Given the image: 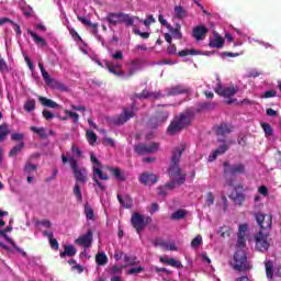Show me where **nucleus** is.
<instances>
[{
  "instance_id": "1",
  "label": "nucleus",
  "mask_w": 281,
  "mask_h": 281,
  "mask_svg": "<svg viewBox=\"0 0 281 281\" xmlns=\"http://www.w3.org/2000/svg\"><path fill=\"white\" fill-rule=\"evenodd\" d=\"M192 112L189 111L182 112L178 116L173 117L167 128L168 134L177 135V133H181L183 128H188V126L192 124Z\"/></svg>"
},
{
  "instance_id": "2",
  "label": "nucleus",
  "mask_w": 281,
  "mask_h": 281,
  "mask_svg": "<svg viewBox=\"0 0 281 281\" xmlns=\"http://www.w3.org/2000/svg\"><path fill=\"white\" fill-rule=\"evenodd\" d=\"M103 21H106L109 27H116V25H122V23H125L127 27H131V25H134L135 23V18L124 12H109L105 18H103Z\"/></svg>"
},
{
  "instance_id": "3",
  "label": "nucleus",
  "mask_w": 281,
  "mask_h": 281,
  "mask_svg": "<svg viewBox=\"0 0 281 281\" xmlns=\"http://www.w3.org/2000/svg\"><path fill=\"white\" fill-rule=\"evenodd\" d=\"M231 267H233L234 271H238L239 273L251 271V262L247 259V252L243 249H237L233 256Z\"/></svg>"
},
{
  "instance_id": "4",
  "label": "nucleus",
  "mask_w": 281,
  "mask_h": 281,
  "mask_svg": "<svg viewBox=\"0 0 281 281\" xmlns=\"http://www.w3.org/2000/svg\"><path fill=\"white\" fill-rule=\"evenodd\" d=\"M183 153H186V147L182 145L180 147H175L171 150V158H170V167L168 169L169 177H177L181 175V157L183 156Z\"/></svg>"
},
{
  "instance_id": "5",
  "label": "nucleus",
  "mask_w": 281,
  "mask_h": 281,
  "mask_svg": "<svg viewBox=\"0 0 281 281\" xmlns=\"http://www.w3.org/2000/svg\"><path fill=\"white\" fill-rule=\"evenodd\" d=\"M223 166L226 186L234 188V175H245L247 168L243 164L231 165L229 161H225Z\"/></svg>"
},
{
  "instance_id": "6",
  "label": "nucleus",
  "mask_w": 281,
  "mask_h": 281,
  "mask_svg": "<svg viewBox=\"0 0 281 281\" xmlns=\"http://www.w3.org/2000/svg\"><path fill=\"white\" fill-rule=\"evenodd\" d=\"M70 168L72 170V175L76 179V183H87L89 180L87 168L85 167H78V160H76L75 157H70L69 159Z\"/></svg>"
},
{
  "instance_id": "7",
  "label": "nucleus",
  "mask_w": 281,
  "mask_h": 281,
  "mask_svg": "<svg viewBox=\"0 0 281 281\" xmlns=\"http://www.w3.org/2000/svg\"><path fill=\"white\" fill-rule=\"evenodd\" d=\"M151 222H153V218L146 217L145 220L144 215L139 213H133L131 217V224L134 227V229H136L137 234H142L146 225H148V223H151Z\"/></svg>"
},
{
  "instance_id": "8",
  "label": "nucleus",
  "mask_w": 281,
  "mask_h": 281,
  "mask_svg": "<svg viewBox=\"0 0 281 281\" xmlns=\"http://www.w3.org/2000/svg\"><path fill=\"white\" fill-rule=\"evenodd\" d=\"M168 117H170V112L166 110L158 111L157 114L149 120V128L156 130L159 128V126H164V124L168 122Z\"/></svg>"
},
{
  "instance_id": "9",
  "label": "nucleus",
  "mask_w": 281,
  "mask_h": 281,
  "mask_svg": "<svg viewBox=\"0 0 281 281\" xmlns=\"http://www.w3.org/2000/svg\"><path fill=\"white\" fill-rule=\"evenodd\" d=\"M159 150V143H150V144H145V143H139L137 145H134V151L139 155H153V153H157Z\"/></svg>"
},
{
  "instance_id": "10",
  "label": "nucleus",
  "mask_w": 281,
  "mask_h": 281,
  "mask_svg": "<svg viewBox=\"0 0 281 281\" xmlns=\"http://www.w3.org/2000/svg\"><path fill=\"white\" fill-rule=\"evenodd\" d=\"M255 249H257V251H260L261 254H265V251H269V247H271V244L269 243V235L259 232L256 236H255Z\"/></svg>"
},
{
  "instance_id": "11",
  "label": "nucleus",
  "mask_w": 281,
  "mask_h": 281,
  "mask_svg": "<svg viewBox=\"0 0 281 281\" xmlns=\"http://www.w3.org/2000/svg\"><path fill=\"white\" fill-rule=\"evenodd\" d=\"M255 218L261 229H271L273 216L271 214L256 213Z\"/></svg>"
},
{
  "instance_id": "12",
  "label": "nucleus",
  "mask_w": 281,
  "mask_h": 281,
  "mask_svg": "<svg viewBox=\"0 0 281 281\" xmlns=\"http://www.w3.org/2000/svg\"><path fill=\"white\" fill-rule=\"evenodd\" d=\"M131 117H135V112L124 108L123 113H121L117 117L112 119V124H114V126H122V124H126Z\"/></svg>"
},
{
  "instance_id": "13",
  "label": "nucleus",
  "mask_w": 281,
  "mask_h": 281,
  "mask_svg": "<svg viewBox=\"0 0 281 281\" xmlns=\"http://www.w3.org/2000/svg\"><path fill=\"white\" fill-rule=\"evenodd\" d=\"M161 98V92H150L148 90H143L140 93H134L131 97L132 102L135 100H159Z\"/></svg>"
},
{
  "instance_id": "14",
  "label": "nucleus",
  "mask_w": 281,
  "mask_h": 281,
  "mask_svg": "<svg viewBox=\"0 0 281 281\" xmlns=\"http://www.w3.org/2000/svg\"><path fill=\"white\" fill-rule=\"evenodd\" d=\"M138 181L142 186H155V183L159 181V176L150 172H143L138 177Z\"/></svg>"
},
{
  "instance_id": "15",
  "label": "nucleus",
  "mask_w": 281,
  "mask_h": 281,
  "mask_svg": "<svg viewBox=\"0 0 281 281\" xmlns=\"http://www.w3.org/2000/svg\"><path fill=\"white\" fill-rule=\"evenodd\" d=\"M76 245H80L81 247H85V249H89L93 243V232L89 229L87 234L81 235L76 239Z\"/></svg>"
},
{
  "instance_id": "16",
  "label": "nucleus",
  "mask_w": 281,
  "mask_h": 281,
  "mask_svg": "<svg viewBox=\"0 0 281 281\" xmlns=\"http://www.w3.org/2000/svg\"><path fill=\"white\" fill-rule=\"evenodd\" d=\"M186 93H190V87L184 85L172 86L167 89V95H183Z\"/></svg>"
},
{
  "instance_id": "17",
  "label": "nucleus",
  "mask_w": 281,
  "mask_h": 281,
  "mask_svg": "<svg viewBox=\"0 0 281 281\" xmlns=\"http://www.w3.org/2000/svg\"><path fill=\"white\" fill-rule=\"evenodd\" d=\"M214 131L217 137H225V135H229L234 131V126L232 124L221 123L214 127Z\"/></svg>"
},
{
  "instance_id": "18",
  "label": "nucleus",
  "mask_w": 281,
  "mask_h": 281,
  "mask_svg": "<svg viewBox=\"0 0 281 281\" xmlns=\"http://www.w3.org/2000/svg\"><path fill=\"white\" fill-rule=\"evenodd\" d=\"M210 30L205 25H198L193 29L192 36L195 41H203Z\"/></svg>"
},
{
  "instance_id": "19",
  "label": "nucleus",
  "mask_w": 281,
  "mask_h": 281,
  "mask_svg": "<svg viewBox=\"0 0 281 281\" xmlns=\"http://www.w3.org/2000/svg\"><path fill=\"white\" fill-rule=\"evenodd\" d=\"M142 65H143L142 59H133L130 63V68L127 70V78H133V76H135L137 71H142L143 69Z\"/></svg>"
},
{
  "instance_id": "20",
  "label": "nucleus",
  "mask_w": 281,
  "mask_h": 281,
  "mask_svg": "<svg viewBox=\"0 0 281 281\" xmlns=\"http://www.w3.org/2000/svg\"><path fill=\"white\" fill-rule=\"evenodd\" d=\"M224 45H225V40L218 33H215L214 40H212L209 43V47H212L213 49H223Z\"/></svg>"
},
{
  "instance_id": "21",
  "label": "nucleus",
  "mask_w": 281,
  "mask_h": 281,
  "mask_svg": "<svg viewBox=\"0 0 281 281\" xmlns=\"http://www.w3.org/2000/svg\"><path fill=\"white\" fill-rule=\"evenodd\" d=\"M0 236H2V238H4V240H7L9 245L13 247V249H16L19 254H22V256H27L25 251H23L19 246H16V243H14V239L8 236V233L5 231L0 229Z\"/></svg>"
},
{
  "instance_id": "22",
  "label": "nucleus",
  "mask_w": 281,
  "mask_h": 281,
  "mask_svg": "<svg viewBox=\"0 0 281 281\" xmlns=\"http://www.w3.org/2000/svg\"><path fill=\"white\" fill-rule=\"evenodd\" d=\"M229 199H232L235 205H243L246 196L245 193L238 192V187H236L235 191L229 195Z\"/></svg>"
},
{
  "instance_id": "23",
  "label": "nucleus",
  "mask_w": 281,
  "mask_h": 281,
  "mask_svg": "<svg viewBox=\"0 0 281 281\" xmlns=\"http://www.w3.org/2000/svg\"><path fill=\"white\" fill-rule=\"evenodd\" d=\"M160 262L162 265H168L169 267H173L175 269H183V263H181L180 260H176L175 258L160 257Z\"/></svg>"
},
{
  "instance_id": "24",
  "label": "nucleus",
  "mask_w": 281,
  "mask_h": 281,
  "mask_svg": "<svg viewBox=\"0 0 281 281\" xmlns=\"http://www.w3.org/2000/svg\"><path fill=\"white\" fill-rule=\"evenodd\" d=\"M108 170L111 172L112 177L116 179V181H126V176H124V171H122V169L117 167H108Z\"/></svg>"
},
{
  "instance_id": "25",
  "label": "nucleus",
  "mask_w": 281,
  "mask_h": 281,
  "mask_svg": "<svg viewBox=\"0 0 281 281\" xmlns=\"http://www.w3.org/2000/svg\"><path fill=\"white\" fill-rule=\"evenodd\" d=\"M178 177H179L178 179L172 180L169 183H166L165 188H168L169 190H175L176 186H183V183H186L187 175L180 173Z\"/></svg>"
},
{
  "instance_id": "26",
  "label": "nucleus",
  "mask_w": 281,
  "mask_h": 281,
  "mask_svg": "<svg viewBox=\"0 0 281 281\" xmlns=\"http://www.w3.org/2000/svg\"><path fill=\"white\" fill-rule=\"evenodd\" d=\"M38 102H41L42 106H46L47 109H60V104L46 97H38Z\"/></svg>"
},
{
  "instance_id": "27",
  "label": "nucleus",
  "mask_w": 281,
  "mask_h": 281,
  "mask_svg": "<svg viewBox=\"0 0 281 281\" xmlns=\"http://www.w3.org/2000/svg\"><path fill=\"white\" fill-rule=\"evenodd\" d=\"M229 149V147L225 144L221 145L218 148H216L210 156H209V160L214 161L216 160V157H218L220 155H225V153H227V150Z\"/></svg>"
},
{
  "instance_id": "28",
  "label": "nucleus",
  "mask_w": 281,
  "mask_h": 281,
  "mask_svg": "<svg viewBox=\"0 0 281 281\" xmlns=\"http://www.w3.org/2000/svg\"><path fill=\"white\" fill-rule=\"evenodd\" d=\"M105 69L110 71V74H113L114 76H117L119 78H125L126 71L124 70H115V66H113V63L106 61L105 63Z\"/></svg>"
},
{
  "instance_id": "29",
  "label": "nucleus",
  "mask_w": 281,
  "mask_h": 281,
  "mask_svg": "<svg viewBox=\"0 0 281 281\" xmlns=\"http://www.w3.org/2000/svg\"><path fill=\"white\" fill-rule=\"evenodd\" d=\"M78 254V250L72 245H66L64 247V251L59 254L60 258H65V256H68L69 258H74Z\"/></svg>"
},
{
  "instance_id": "30",
  "label": "nucleus",
  "mask_w": 281,
  "mask_h": 281,
  "mask_svg": "<svg viewBox=\"0 0 281 281\" xmlns=\"http://www.w3.org/2000/svg\"><path fill=\"white\" fill-rule=\"evenodd\" d=\"M175 16L179 21H183L188 16V11L182 5H176L173 8Z\"/></svg>"
},
{
  "instance_id": "31",
  "label": "nucleus",
  "mask_w": 281,
  "mask_h": 281,
  "mask_svg": "<svg viewBox=\"0 0 281 281\" xmlns=\"http://www.w3.org/2000/svg\"><path fill=\"white\" fill-rule=\"evenodd\" d=\"M27 34H30V36L33 38L36 45H41L42 47H47V42L45 41V38L38 36V34L34 33V31L27 30Z\"/></svg>"
},
{
  "instance_id": "32",
  "label": "nucleus",
  "mask_w": 281,
  "mask_h": 281,
  "mask_svg": "<svg viewBox=\"0 0 281 281\" xmlns=\"http://www.w3.org/2000/svg\"><path fill=\"white\" fill-rule=\"evenodd\" d=\"M95 262L99 265V267H104L109 263V257H106V254L104 252H98L95 255Z\"/></svg>"
},
{
  "instance_id": "33",
  "label": "nucleus",
  "mask_w": 281,
  "mask_h": 281,
  "mask_svg": "<svg viewBox=\"0 0 281 281\" xmlns=\"http://www.w3.org/2000/svg\"><path fill=\"white\" fill-rule=\"evenodd\" d=\"M23 148H25V143L20 142L18 145L11 148V150L9 151V157H16V155H19V153H21Z\"/></svg>"
},
{
  "instance_id": "34",
  "label": "nucleus",
  "mask_w": 281,
  "mask_h": 281,
  "mask_svg": "<svg viewBox=\"0 0 281 281\" xmlns=\"http://www.w3.org/2000/svg\"><path fill=\"white\" fill-rule=\"evenodd\" d=\"M31 131L32 133L38 135L40 139H47V131L45 130V127L32 126Z\"/></svg>"
},
{
  "instance_id": "35",
  "label": "nucleus",
  "mask_w": 281,
  "mask_h": 281,
  "mask_svg": "<svg viewBox=\"0 0 281 281\" xmlns=\"http://www.w3.org/2000/svg\"><path fill=\"white\" fill-rule=\"evenodd\" d=\"M186 216H188V211L180 209L171 214V220L181 221V218H186Z\"/></svg>"
},
{
  "instance_id": "36",
  "label": "nucleus",
  "mask_w": 281,
  "mask_h": 281,
  "mask_svg": "<svg viewBox=\"0 0 281 281\" xmlns=\"http://www.w3.org/2000/svg\"><path fill=\"white\" fill-rule=\"evenodd\" d=\"M199 54H200L199 50L190 49V48H186V49L178 52V56H180V58H183L186 56H199Z\"/></svg>"
},
{
  "instance_id": "37",
  "label": "nucleus",
  "mask_w": 281,
  "mask_h": 281,
  "mask_svg": "<svg viewBox=\"0 0 281 281\" xmlns=\"http://www.w3.org/2000/svg\"><path fill=\"white\" fill-rule=\"evenodd\" d=\"M10 135V128L8 127V124H1L0 125V142H4L5 137Z\"/></svg>"
},
{
  "instance_id": "38",
  "label": "nucleus",
  "mask_w": 281,
  "mask_h": 281,
  "mask_svg": "<svg viewBox=\"0 0 281 281\" xmlns=\"http://www.w3.org/2000/svg\"><path fill=\"white\" fill-rule=\"evenodd\" d=\"M85 214L88 221H95V213L93 212V207H91V205H85Z\"/></svg>"
},
{
  "instance_id": "39",
  "label": "nucleus",
  "mask_w": 281,
  "mask_h": 281,
  "mask_svg": "<svg viewBox=\"0 0 281 281\" xmlns=\"http://www.w3.org/2000/svg\"><path fill=\"white\" fill-rule=\"evenodd\" d=\"M36 109V100L30 99L24 103V111L26 113H32V111H35Z\"/></svg>"
},
{
  "instance_id": "40",
  "label": "nucleus",
  "mask_w": 281,
  "mask_h": 281,
  "mask_svg": "<svg viewBox=\"0 0 281 281\" xmlns=\"http://www.w3.org/2000/svg\"><path fill=\"white\" fill-rule=\"evenodd\" d=\"M169 32H171V34L173 35L175 38H178V41H181V38H183V34L181 33V25L177 24L175 29H168Z\"/></svg>"
},
{
  "instance_id": "41",
  "label": "nucleus",
  "mask_w": 281,
  "mask_h": 281,
  "mask_svg": "<svg viewBox=\"0 0 281 281\" xmlns=\"http://www.w3.org/2000/svg\"><path fill=\"white\" fill-rule=\"evenodd\" d=\"M265 267H266L267 278L269 280H273V262H271L270 260L266 261Z\"/></svg>"
},
{
  "instance_id": "42",
  "label": "nucleus",
  "mask_w": 281,
  "mask_h": 281,
  "mask_svg": "<svg viewBox=\"0 0 281 281\" xmlns=\"http://www.w3.org/2000/svg\"><path fill=\"white\" fill-rule=\"evenodd\" d=\"M261 128H263L266 137H273V128L269 123H260Z\"/></svg>"
},
{
  "instance_id": "43",
  "label": "nucleus",
  "mask_w": 281,
  "mask_h": 281,
  "mask_svg": "<svg viewBox=\"0 0 281 281\" xmlns=\"http://www.w3.org/2000/svg\"><path fill=\"white\" fill-rule=\"evenodd\" d=\"M90 160H91V162H92V170H93V172H95V168L102 169V162H100V161L98 160V157H95V154H94V153H91V154H90Z\"/></svg>"
},
{
  "instance_id": "44",
  "label": "nucleus",
  "mask_w": 281,
  "mask_h": 281,
  "mask_svg": "<svg viewBox=\"0 0 281 281\" xmlns=\"http://www.w3.org/2000/svg\"><path fill=\"white\" fill-rule=\"evenodd\" d=\"M64 113L72 120L74 124H78L80 120V115L77 112H72L71 110H65Z\"/></svg>"
},
{
  "instance_id": "45",
  "label": "nucleus",
  "mask_w": 281,
  "mask_h": 281,
  "mask_svg": "<svg viewBox=\"0 0 281 281\" xmlns=\"http://www.w3.org/2000/svg\"><path fill=\"white\" fill-rule=\"evenodd\" d=\"M86 135H87V139H88V142H89V144H90L91 146H93V145L95 144V142H98V135L95 134V132H93V131H88V132L86 133Z\"/></svg>"
},
{
  "instance_id": "46",
  "label": "nucleus",
  "mask_w": 281,
  "mask_h": 281,
  "mask_svg": "<svg viewBox=\"0 0 281 281\" xmlns=\"http://www.w3.org/2000/svg\"><path fill=\"white\" fill-rule=\"evenodd\" d=\"M72 192L77 201H82V190L80 189V184L78 182L75 183Z\"/></svg>"
},
{
  "instance_id": "47",
  "label": "nucleus",
  "mask_w": 281,
  "mask_h": 281,
  "mask_svg": "<svg viewBox=\"0 0 281 281\" xmlns=\"http://www.w3.org/2000/svg\"><path fill=\"white\" fill-rule=\"evenodd\" d=\"M94 177H99V179H101V181H109V175L104 173V171H102V169L100 168H94V172H93Z\"/></svg>"
},
{
  "instance_id": "48",
  "label": "nucleus",
  "mask_w": 281,
  "mask_h": 281,
  "mask_svg": "<svg viewBox=\"0 0 281 281\" xmlns=\"http://www.w3.org/2000/svg\"><path fill=\"white\" fill-rule=\"evenodd\" d=\"M0 71L1 74H10V67L3 57L0 55Z\"/></svg>"
},
{
  "instance_id": "49",
  "label": "nucleus",
  "mask_w": 281,
  "mask_h": 281,
  "mask_svg": "<svg viewBox=\"0 0 281 281\" xmlns=\"http://www.w3.org/2000/svg\"><path fill=\"white\" fill-rule=\"evenodd\" d=\"M117 201L122 205V207H125V210H131V198H125L126 204H124V198L122 195H117Z\"/></svg>"
},
{
  "instance_id": "50",
  "label": "nucleus",
  "mask_w": 281,
  "mask_h": 281,
  "mask_svg": "<svg viewBox=\"0 0 281 281\" xmlns=\"http://www.w3.org/2000/svg\"><path fill=\"white\" fill-rule=\"evenodd\" d=\"M160 247H164L167 251H177V245L175 243H168V241H162L160 243Z\"/></svg>"
},
{
  "instance_id": "51",
  "label": "nucleus",
  "mask_w": 281,
  "mask_h": 281,
  "mask_svg": "<svg viewBox=\"0 0 281 281\" xmlns=\"http://www.w3.org/2000/svg\"><path fill=\"white\" fill-rule=\"evenodd\" d=\"M236 95V88L231 87V88H224V92L222 94V98H232Z\"/></svg>"
},
{
  "instance_id": "52",
  "label": "nucleus",
  "mask_w": 281,
  "mask_h": 281,
  "mask_svg": "<svg viewBox=\"0 0 281 281\" xmlns=\"http://www.w3.org/2000/svg\"><path fill=\"white\" fill-rule=\"evenodd\" d=\"M38 166L36 165H32L30 162H27L25 166H24V172L26 175H32V172H36Z\"/></svg>"
},
{
  "instance_id": "53",
  "label": "nucleus",
  "mask_w": 281,
  "mask_h": 281,
  "mask_svg": "<svg viewBox=\"0 0 281 281\" xmlns=\"http://www.w3.org/2000/svg\"><path fill=\"white\" fill-rule=\"evenodd\" d=\"M123 260L126 262V265H130V267L137 265V257H131L128 255H124Z\"/></svg>"
},
{
  "instance_id": "54",
  "label": "nucleus",
  "mask_w": 281,
  "mask_h": 281,
  "mask_svg": "<svg viewBox=\"0 0 281 281\" xmlns=\"http://www.w3.org/2000/svg\"><path fill=\"white\" fill-rule=\"evenodd\" d=\"M237 249H245L246 247V241H245V237L246 236H243V235H237Z\"/></svg>"
},
{
  "instance_id": "55",
  "label": "nucleus",
  "mask_w": 281,
  "mask_h": 281,
  "mask_svg": "<svg viewBox=\"0 0 281 281\" xmlns=\"http://www.w3.org/2000/svg\"><path fill=\"white\" fill-rule=\"evenodd\" d=\"M248 229L249 227L247 226V224H240L238 227L237 236H247Z\"/></svg>"
},
{
  "instance_id": "56",
  "label": "nucleus",
  "mask_w": 281,
  "mask_h": 281,
  "mask_svg": "<svg viewBox=\"0 0 281 281\" xmlns=\"http://www.w3.org/2000/svg\"><path fill=\"white\" fill-rule=\"evenodd\" d=\"M201 240H203V238L201 237V235H198L195 238L192 239L191 247L193 249H198V247H201Z\"/></svg>"
},
{
  "instance_id": "57",
  "label": "nucleus",
  "mask_w": 281,
  "mask_h": 281,
  "mask_svg": "<svg viewBox=\"0 0 281 281\" xmlns=\"http://www.w3.org/2000/svg\"><path fill=\"white\" fill-rule=\"evenodd\" d=\"M68 32H69L70 36H71L75 41H80V42H82V37H80V35L78 34V32H77L74 27H68Z\"/></svg>"
},
{
  "instance_id": "58",
  "label": "nucleus",
  "mask_w": 281,
  "mask_h": 281,
  "mask_svg": "<svg viewBox=\"0 0 281 281\" xmlns=\"http://www.w3.org/2000/svg\"><path fill=\"white\" fill-rule=\"evenodd\" d=\"M218 234L222 236V238H227L229 237V228L227 226H222L218 229Z\"/></svg>"
},
{
  "instance_id": "59",
  "label": "nucleus",
  "mask_w": 281,
  "mask_h": 281,
  "mask_svg": "<svg viewBox=\"0 0 281 281\" xmlns=\"http://www.w3.org/2000/svg\"><path fill=\"white\" fill-rule=\"evenodd\" d=\"M205 205H207V207H211V205H214V194H212L211 191H209L206 194Z\"/></svg>"
},
{
  "instance_id": "60",
  "label": "nucleus",
  "mask_w": 281,
  "mask_h": 281,
  "mask_svg": "<svg viewBox=\"0 0 281 281\" xmlns=\"http://www.w3.org/2000/svg\"><path fill=\"white\" fill-rule=\"evenodd\" d=\"M42 78H44L46 85H52V82H54V79H52V77L49 76V72H47V70L42 71Z\"/></svg>"
},
{
  "instance_id": "61",
  "label": "nucleus",
  "mask_w": 281,
  "mask_h": 281,
  "mask_svg": "<svg viewBox=\"0 0 281 281\" xmlns=\"http://www.w3.org/2000/svg\"><path fill=\"white\" fill-rule=\"evenodd\" d=\"M133 32L137 36H140V38H150V33H148V32H142L138 29H134Z\"/></svg>"
},
{
  "instance_id": "62",
  "label": "nucleus",
  "mask_w": 281,
  "mask_h": 281,
  "mask_svg": "<svg viewBox=\"0 0 281 281\" xmlns=\"http://www.w3.org/2000/svg\"><path fill=\"white\" fill-rule=\"evenodd\" d=\"M42 115L46 120H54V113H52V111H49L47 109L43 110Z\"/></svg>"
},
{
  "instance_id": "63",
  "label": "nucleus",
  "mask_w": 281,
  "mask_h": 281,
  "mask_svg": "<svg viewBox=\"0 0 281 281\" xmlns=\"http://www.w3.org/2000/svg\"><path fill=\"white\" fill-rule=\"evenodd\" d=\"M276 95H277L276 90H268V91L263 92L261 98L269 99V98H276Z\"/></svg>"
},
{
  "instance_id": "64",
  "label": "nucleus",
  "mask_w": 281,
  "mask_h": 281,
  "mask_svg": "<svg viewBox=\"0 0 281 281\" xmlns=\"http://www.w3.org/2000/svg\"><path fill=\"white\" fill-rule=\"evenodd\" d=\"M71 151L76 157H82V150H80V147L72 145Z\"/></svg>"
}]
</instances>
